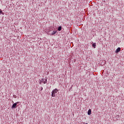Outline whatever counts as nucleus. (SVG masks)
Returning a JSON list of instances; mask_svg holds the SVG:
<instances>
[{
	"label": "nucleus",
	"mask_w": 124,
	"mask_h": 124,
	"mask_svg": "<svg viewBox=\"0 0 124 124\" xmlns=\"http://www.w3.org/2000/svg\"><path fill=\"white\" fill-rule=\"evenodd\" d=\"M96 46V43H94L93 44V46L94 48H95Z\"/></svg>",
	"instance_id": "nucleus-7"
},
{
	"label": "nucleus",
	"mask_w": 124,
	"mask_h": 124,
	"mask_svg": "<svg viewBox=\"0 0 124 124\" xmlns=\"http://www.w3.org/2000/svg\"><path fill=\"white\" fill-rule=\"evenodd\" d=\"M50 31L48 32V34L50 35H53L57 33V31H54L51 33H50Z\"/></svg>",
	"instance_id": "nucleus-2"
},
{
	"label": "nucleus",
	"mask_w": 124,
	"mask_h": 124,
	"mask_svg": "<svg viewBox=\"0 0 124 124\" xmlns=\"http://www.w3.org/2000/svg\"><path fill=\"white\" fill-rule=\"evenodd\" d=\"M43 90V87H42L41 91Z\"/></svg>",
	"instance_id": "nucleus-10"
},
{
	"label": "nucleus",
	"mask_w": 124,
	"mask_h": 124,
	"mask_svg": "<svg viewBox=\"0 0 124 124\" xmlns=\"http://www.w3.org/2000/svg\"><path fill=\"white\" fill-rule=\"evenodd\" d=\"M41 82H40V84H41Z\"/></svg>",
	"instance_id": "nucleus-11"
},
{
	"label": "nucleus",
	"mask_w": 124,
	"mask_h": 124,
	"mask_svg": "<svg viewBox=\"0 0 124 124\" xmlns=\"http://www.w3.org/2000/svg\"><path fill=\"white\" fill-rule=\"evenodd\" d=\"M58 30L60 31L62 30V26H59Z\"/></svg>",
	"instance_id": "nucleus-8"
},
{
	"label": "nucleus",
	"mask_w": 124,
	"mask_h": 124,
	"mask_svg": "<svg viewBox=\"0 0 124 124\" xmlns=\"http://www.w3.org/2000/svg\"><path fill=\"white\" fill-rule=\"evenodd\" d=\"M2 13V10L0 9V15Z\"/></svg>",
	"instance_id": "nucleus-9"
},
{
	"label": "nucleus",
	"mask_w": 124,
	"mask_h": 124,
	"mask_svg": "<svg viewBox=\"0 0 124 124\" xmlns=\"http://www.w3.org/2000/svg\"><path fill=\"white\" fill-rule=\"evenodd\" d=\"M42 81L43 82L44 84H46L47 83V79L46 78H42Z\"/></svg>",
	"instance_id": "nucleus-4"
},
{
	"label": "nucleus",
	"mask_w": 124,
	"mask_h": 124,
	"mask_svg": "<svg viewBox=\"0 0 124 124\" xmlns=\"http://www.w3.org/2000/svg\"><path fill=\"white\" fill-rule=\"evenodd\" d=\"M86 124H88V123H86Z\"/></svg>",
	"instance_id": "nucleus-12"
},
{
	"label": "nucleus",
	"mask_w": 124,
	"mask_h": 124,
	"mask_svg": "<svg viewBox=\"0 0 124 124\" xmlns=\"http://www.w3.org/2000/svg\"><path fill=\"white\" fill-rule=\"evenodd\" d=\"M18 103H19V102H16V103H15L13 105V106H12V108H16V107L17 104H18Z\"/></svg>",
	"instance_id": "nucleus-3"
},
{
	"label": "nucleus",
	"mask_w": 124,
	"mask_h": 124,
	"mask_svg": "<svg viewBox=\"0 0 124 124\" xmlns=\"http://www.w3.org/2000/svg\"><path fill=\"white\" fill-rule=\"evenodd\" d=\"M58 92L59 91L57 89L55 88V89H54L52 92V94H51L52 97H56V95H57V92Z\"/></svg>",
	"instance_id": "nucleus-1"
},
{
	"label": "nucleus",
	"mask_w": 124,
	"mask_h": 124,
	"mask_svg": "<svg viewBox=\"0 0 124 124\" xmlns=\"http://www.w3.org/2000/svg\"><path fill=\"white\" fill-rule=\"evenodd\" d=\"M121 47H118V48L116 49V50L115 51V52H116V53H119V52L121 51Z\"/></svg>",
	"instance_id": "nucleus-5"
},
{
	"label": "nucleus",
	"mask_w": 124,
	"mask_h": 124,
	"mask_svg": "<svg viewBox=\"0 0 124 124\" xmlns=\"http://www.w3.org/2000/svg\"><path fill=\"white\" fill-rule=\"evenodd\" d=\"M92 113V110L91 109H89L88 111V114L89 115H90Z\"/></svg>",
	"instance_id": "nucleus-6"
}]
</instances>
